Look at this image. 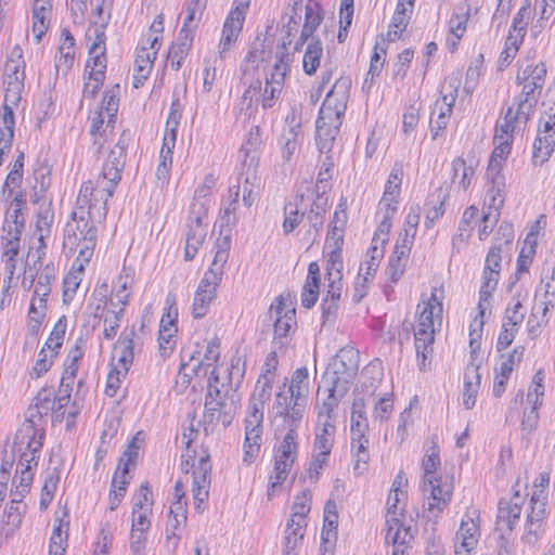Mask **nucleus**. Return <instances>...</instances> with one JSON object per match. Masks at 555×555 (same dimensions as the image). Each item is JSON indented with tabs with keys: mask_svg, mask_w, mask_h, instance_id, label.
<instances>
[{
	"mask_svg": "<svg viewBox=\"0 0 555 555\" xmlns=\"http://www.w3.org/2000/svg\"><path fill=\"white\" fill-rule=\"evenodd\" d=\"M134 341L132 337L120 336L113 348L109 366L129 372L134 359Z\"/></svg>",
	"mask_w": 555,
	"mask_h": 555,
	"instance_id": "nucleus-50",
	"label": "nucleus"
},
{
	"mask_svg": "<svg viewBox=\"0 0 555 555\" xmlns=\"http://www.w3.org/2000/svg\"><path fill=\"white\" fill-rule=\"evenodd\" d=\"M307 400L279 390L271 405L269 420L278 427L297 431L306 413Z\"/></svg>",
	"mask_w": 555,
	"mask_h": 555,
	"instance_id": "nucleus-16",
	"label": "nucleus"
},
{
	"mask_svg": "<svg viewBox=\"0 0 555 555\" xmlns=\"http://www.w3.org/2000/svg\"><path fill=\"white\" fill-rule=\"evenodd\" d=\"M456 94H442L431 108L429 117V131L433 140H437L446 132L453 114Z\"/></svg>",
	"mask_w": 555,
	"mask_h": 555,
	"instance_id": "nucleus-34",
	"label": "nucleus"
},
{
	"mask_svg": "<svg viewBox=\"0 0 555 555\" xmlns=\"http://www.w3.org/2000/svg\"><path fill=\"white\" fill-rule=\"evenodd\" d=\"M339 513L338 506L334 499L330 498L325 501L323 507V524L321 530V539L324 550L332 548L337 540Z\"/></svg>",
	"mask_w": 555,
	"mask_h": 555,
	"instance_id": "nucleus-41",
	"label": "nucleus"
},
{
	"mask_svg": "<svg viewBox=\"0 0 555 555\" xmlns=\"http://www.w3.org/2000/svg\"><path fill=\"white\" fill-rule=\"evenodd\" d=\"M481 386L480 363L469 362L464 371L462 402L466 410H472Z\"/></svg>",
	"mask_w": 555,
	"mask_h": 555,
	"instance_id": "nucleus-43",
	"label": "nucleus"
},
{
	"mask_svg": "<svg viewBox=\"0 0 555 555\" xmlns=\"http://www.w3.org/2000/svg\"><path fill=\"white\" fill-rule=\"evenodd\" d=\"M69 516L66 511L54 520L49 541V555H65L68 540Z\"/></svg>",
	"mask_w": 555,
	"mask_h": 555,
	"instance_id": "nucleus-53",
	"label": "nucleus"
},
{
	"mask_svg": "<svg viewBox=\"0 0 555 555\" xmlns=\"http://www.w3.org/2000/svg\"><path fill=\"white\" fill-rule=\"evenodd\" d=\"M546 65L544 62H529L520 64L516 75V85L520 93L516 99L520 114L532 116L546 80Z\"/></svg>",
	"mask_w": 555,
	"mask_h": 555,
	"instance_id": "nucleus-13",
	"label": "nucleus"
},
{
	"mask_svg": "<svg viewBox=\"0 0 555 555\" xmlns=\"http://www.w3.org/2000/svg\"><path fill=\"white\" fill-rule=\"evenodd\" d=\"M313 504V491L309 488H302L296 491L292 498L289 507V517L292 522L307 524L308 516Z\"/></svg>",
	"mask_w": 555,
	"mask_h": 555,
	"instance_id": "nucleus-49",
	"label": "nucleus"
},
{
	"mask_svg": "<svg viewBox=\"0 0 555 555\" xmlns=\"http://www.w3.org/2000/svg\"><path fill=\"white\" fill-rule=\"evenodd\" d=\"M269 390L266 388L255 387V391L251 393L246 410L244 420L245 428L262 429L263 423V409L269 398Z\"/></svg>",
	"mask_w": 555,
	"mask_h": 555,
	"instance_id": "nucleus-44",
	"label": "nucleus"
},
{
	"mask_svg": "<svg viewBox=\"0 0 555 555\" xmlns=\"http://www.w3.org/2000/svg\"><path fill=\"white\" fill-rule=\"evenodd\" d=\"M78 413V408L74 402H72L70 392L67 389L60 388L59 401L50 414L52 423L65 422L67 428H72L75 425V420Z\"/></svg>",
	"mask_w": 555,
	"mask_h": 555,
	"instance_id": "nucleus-55",
	"label": "nucleus"
},
{
	"mask_svg": "<svg viewBox=\"0 0 555 555\" xmlns=\"http://www.w3.org/2000/svg\"><path fill=\"white\" fill-rule=\"evenodd\" d=\"M388 243H383V240H375L372 236L371 246L366 251V258L361 262L359 268V275L363 278L364 282L372 281L379 268V264L385 255V248Z\"/></svg>",
	"mask_w": 555,
	"mask_h": 555,
	"instance_id": "nucleus-47",
	"label": "nucleus"
},
{
	"mask_svg": "<svg viewBox=\"0 0 555 555\" xmlns=\"http://www.w3.org/2000/svg\"><path fill=\"white\" fill-rule=\"evenodd\" d=\"M280 69V65L276 64L274 66V70L271 73L270 78L266 79V85L261 96V105L263 108L272 107L275 103V100L282 92L285 74Z\"/></svg>",
	"mask_w": 555,
	"mask_h": 555,
	"instance_id": "nucleus-64",
	"label": "nucleus"
},
{
	"mask_svg": "<svg viewBox=\"0 0 555 555\" xmlns=\"http://www.w3.org/2000/svg\"><path fill=\"white\" fill-rule=\"evenodd\" d=\"M480 509L470 500L455 533L454 555H473L481 534Z\"/></svg>",
	"mask_w": 555,
	"mask_h": 555,
	"instance_id": "nucleus-18",
	"label": "nucleus"
},
{
	"mask_svg": "<svg viewBox=\"0 0 555 555\" xmlns=\"http://www.w3.org/2000/svg\"><path fill=\"white\" fill-rule=\"evenodd\" d=\"M421 221V207L417 203L409 206L404 216L402 228L398 232L396 241L414 245Z\"/></svg>",
	"mask_w": 555,
	"mask_h": 555,
	"instance_id": "nucleus-59",
	"label": "nucleus"
},
{
	"mask_svg": "<svg viewBox=\"0 0 555 555\" xmlns=\"http://www.w3.org/2000/svg\"><path fill=\"white\" fill-rule=\"evenodd\" d=\"M493 301H482L478 298L477 311L469 314L468 321V348L469 362L479 363L481 359V345L486 324V312L491 310Z\"/></svg>",
	"mask_w": 555,
	"mask_h": 555,
	"instance_id": "nucleus-27",
	"label": "nucleus"
},
{
	"mask_svg": "<svg viewBox=\"0 0 555 555\" xmlns=\"http://www.w3.org/2000/svg\"><path fill=\"white\" fill-rule=\"evenodd\" d=\"M153 512L131 511L129 545L132 552L141 553L146 544L152 527Z\"/></svg>",
	"mask_w": 555,
	"mask_h": 555,
	"instance_id": "nucleus-37",
	"label": "nucleus"
},
{
	"mask_svg": "<svg viewBox=\"0 0 555 555\" xmlns=\"http://www.w3.org/2000/svg\"><path fill=\"white\" fill-rule=\"evenodd\" d=\"M25 155L20 152L1 186V198L8 201L15 189H20L24 177Z\"/></svg>",
	"mask_w": 555,
	"mask_h": 555,
	"instance_id": "nucleus-63",
	"label": "nucleus"
},
{
	"mask_svg": "<svg viewBox=\"0 0 555 555\" xmlns=\"http://www.w3.org/2000/svg\"><path fill=\"white\" fill-rule=\"evenodd\" d=\"M130 481L131 476L129 474L119 470L114 472L107 494V504L111 512L117 509L124 501Z\"/></svg>",
	"mask_w": 555,
	"mask_h": 555,
	"instance_id": "nucleus-62",
	"label": "nucleus"
},
{
	"mask_svg": "<svg viewBox=\"0 0 555 555\" xmlns=\"http://www.w3.org/2000/svg\"><path fill=\"white\" fill-rule=\"evenodd\" d=\"M53 12L52 0H34L31 4V33L39 43L50 29Z\"/></svg>",
	"mask_w": 555,
	"mask_h": 555,
	"instance_id": "nucleus-40",
	"label": "nucleus"
},
{
	"mask_svg": "<svg viewBox=\"0 0 555 555\" xmlns=\"http://www.w3.org/2000/svg\"><path fill=\"white\" fill-rule=\"evenodd\" d=\"M472 17V8L468 4L456 7L447 22L446 48L450 53H455L467 31Z\"/></svg>",
	"mask_w": 555,
	"mask_h": 555,
	"instance_id": "nucleus-31",
	"label": "nucleus"
},
{
	"mask_svg": "<svg viewBox=\"0 0 555 555\" xmlns=\"http://www.w3.org/2000/svg\"><path fill=\"white\" fill-rule=\"evenodd\" d=\"M323 20L324 11L320 0H307L300 36L295 44L296 50H300L309 39L313 38Z\"/></svg>",
	"mask_w": 555,
	"mask_h": 555,
	"instance_id": "nucleus-38",
	"label": "nucleus"
},
{
	"mask_svg": "<svg viewBox=\"0 0 555 555\" xmlns=\"http://www.w3.org/2000/svg\"><path fill=\"white\" fill-rule=\"evenodd\" d=\"M321 270L317 261L308 264L307 276L302 285L300 300L306 309L312 308L320 296Z\"/></svg>",
	"mask_w": 555,
	"mask_h": 555,
	"instance_id": "nucleus-48",
	"label": "nucleus"
},
{
	"mask_svg": "<svg viewBox=\"0 0 555 555\" xmlns=\"http://www.w3.org/2000/svg\"><path fill=\"white\" fill-rule=\"evenodd\" d=\"M544 378L545 374L542 369L538 370L532 377V383L527 395V400L531 403V408L521 421V427L526 431L533 430L538 424L539 409L544 396Z\"/></svg>",
	"mask_w": 555,
	"mask_h": 555,
	"instance_id": "nucleus-36",
	"label": "nucleus"
},
{
	"mask_svg": "<svg viewBox=\"0 0 555 555\" xmlns=\"http://www.w3.org/2000/svg\"><path fill=\"white\" fill-rule=\"evenodd\" d=\"M388 51V42L384 39V36H380L379 39L376 40L371 56H370V66L364 79L363 87L371 88V86L376 81V79L380 76L385 63Z\"/></svg>",
	"mask_w": 555,
	"mask_h": 555,
	"instance_id": "nucleus-56",
	"label": "nucleus"
},
{
	"mask_svg": "<svg viewBox=\"0 0 555 555\" xmlns=\"http://www.w3.org/2000/svg\"><path fill=\"white\" fill-rule=\"evenodd\" d=\"M144 442L143 431H138L131 440L127 443L125 451L118 460V464L115 470H119L125 474H129L130 469H133L137 465L140 450Z\"/></svg>",
	"mask_w": 555,
	"mask_h": 555,
	"instance_id": "nucleus-61",
	"label": "nucleus"
},
{
	"mask_svg": "<svg viewBox=\"0 0 555 555\" xmlns=\"http://www.w3.org/2000/svg\"><path fill=\"white\" fill-rule=\"evenodd\" d=\"M135 274L132 268L122 267L109 285L103 282L95 286L88 305L91 314L103 321V335L113 339L129 304Z\"/></svg>",
	"mask_w": 555,
	"mask_h": 555,
	"instance_id": "nucleus-4",
	"label": "nucleus"
},
{
	"mask_svg": "<svg viewBox=\"0 0 555 555\" xmlns=\"http://www.w3.org/2000/svg\"><path fill=\"white\" fill-rule=\"evenodd\" d=\"M335 415L333 400L325 401L318 410L313 452L331 455L335 441Z\"/></svg>",
	"mask_w": 555,
	"mask_h": 555,
	"instance_id": "nucleus-21",
	"label": "nucleus"
},
{
	"mask_svg": "<svg viewBox=\"0 0 555 555\" xmlns=\"http://www.w3.org/2000/svg\"><path fill=\"white\" fill-rule=\"evenodd\" d=\"M345 231L344 229L330 227L324 243V254L327 257L326 263H333L335 267L343 266Z\"/></svg>",
	"mask_w": 555,
	"mask_h": 555,
	"instance_id": "nucleus-58",
	"label": "nucleus"
},
{
	"mask_svg": "<svg viewBox=\"0 0 555 555\" xmlns=\"http://www.w3.org/2000/svg\"><path fill=\"white\" fill-rule=\"evenodd\" d=\"M208 216V208L205 203H201V209H190L188 231L184 246V259L191 261L194 259L198 249L202 247L206 233L207 224L205 220Z\"/></svg>",
	"mask_w": 555,
	"mask_h": 555,
	"instance_id": "nucleus-24",
	"label": "nucleus"
},
{
	"mask_svg": "<svg viewBox=\"0 0 555 555\" xmlns=\"http://www.w3.org/2000/svg\"><path fill=\"white\" fill-rule=\"evenodd\" d=\"M307 524L292 522L287 520L283 539L282 555H298L304 543Z\"/></svg>",
	"mask_w": 555,
	"mask_h": 555,
	"instance_id": "nucleus-57",
	"label": "nucleus"
},
{
	"mask_svg": "<svg viewBox=\"0 0 555 555\" xmlns=\"http://www.w3.org/2000/svg\"><path fill=\"white\" fill-rule=\"evenodd\" d=\"M414 535L404 525V518L385 519V542L391 546V555H410Z\"/></svg>",
	"mask_w": 555,
	"mask_h": 555,
	"instance_id": "nucleus-28",
	"label": "nucleus"
},
{
	"mask_svg": "<svg viewBox=\"0 0 555 555\" xmlns=\"http://www.w3.org/2000/svg\"><path fill=\"white\" fill-rule=\"evenodd\" d=\"M524 505V498L517 496L516 499L503 498L499 502L496 522L512 530L518 522Z\"/></svg>",
	"mask_w": 555,
	"mask_h": 555,
	"instance_id": "nucleus-52",
	"label": "nucleus"
},
{
	"mask_svg": "<svg viewBox=\"0 0 555 555\" xmlns=\"http://www.w3.org/2000/svg\"><path fill=\"white\" fill-rule=\"evenodd\" d=\"M76 238L70 240L69 233L65 232L64 246L69 250L78 251L69 271L63 279V302L65 305H69L74 299L83 279L86 267L91 261L96 246V241L92 238L78 235Z\"/></svg>",
	"mask_w": 555,
	"mask_h": 555,
	"instance_id": "nucleus-12",
	"label": "nucleus"
},
{
	"mask_svg": "<svg viewBox=\"0 0 555 555\" xmlns=\"http://www.w3.org/2000/svg\"><path fill=\"white\" fill-rule=\"evenodd\" d=\"M270 311L274 313L273 338H286L294 332L296 321V297L289 293L281 294L271 305Z\"/></svg>",
	"mask_w": 555,
	"mask_h": 555,
	"instance_id": "nucleus-22",
	"label": "nucleus"
},
{
	"mask_svg": "<svg viewBox=\"0 0 555 555\" xmlns=\"http://www.w3.org/2000/svg\"><path fill=\"white\" fill-rule=\"evenodd\" d=\"M400 206L377 204L375 208L376 227L373 235L375 240H383L388 243L393 227V221L398 215Z\"/></svg>",
	"mask_w": 555,
	"mask_h": 555,
	"instance_id": "nucleus-46",
	"label": "nucleus"
},
{
	"mask_svg": "<svg viewBox=\"0 0 555 555\" xmlns=\"http://www.w3.org/2000/svg\"><path fill=\"white\" fill-rule=\"evenodd\" d=\"M119 85L109 88L103 98L102 105L91 118L89 132L95 144L102 145L114 134L119 106Z\"/></svg>",
	"mask_w": 555,
	"mask_h": 555,
	"instance_id": "nucleus-15",
	"label": "nucleus"
},
{
	"mask_svg": "<svg viewBox=\"0 0 555 555\" xmlns=\"http://www.w3.org/2000/svg\"><path fill=\"white\" fill-rule=\"evenodd\" d=\"M50 293L51 285L49 283L37 282L26 318L27 327L31 334H38L44 322Z\"/></svg>",
	"mask_w": 555,
	"mask_h": 555,
	"instance_id": "nucleus-33",
	"label": "nucleus"
},
{
	"mask_svg": "<svg viewBox=\"0 0 555 555\" xmlns=\"http://www.w3.org/2000/svg\"><path fill=\"white\" fill-rule=\"evenodd\" d=\"M479 159L474 154L459 155L450 164V181L459 190L467 192L475 182Z\"/></svg>",
	"mask_w": 555,
	"mask_h": 555,
	"instance_id": "nucleus-29",
	"label": "nucleus"
},
{
	"mask_svg": "<svg viewBox=\"0 0 555 555\" xmlns=\"http://www.w3.org/2000/svg\"><path fill=\"white\" fill-rule=\"evenodd\" d=\"M250 0H234L233 7L228 13L221 31L218 49L221 57L224 56L237 41L246 18Z\"/></svg>",
	"mask_w": 555,
	"mask_h": 555,
	"instance_id": "nucleus-20",
	"label": "nucleus"
},
{
	"mask_svg": "<svg viewBox=\"0 0 555 555\" xmlns=\"http://www.w3.org/2000/svg\"><path fill=\"white\" fill-rule=\"evenodd\" d=\"M121 171L122 163L114 156V152H111L101 171L82 182L72 212V220L65 229L70 240H77L78 235L96 241L98 225L104 223L106 219L107 203L121 180Z\"/></svg>",
	"mask_w": 555,
	"mask_h": 555,
	"instance_id": "nucleus-1",
	"label": "nucleus"
},
{
	"mask_svg": "<svg viewBox=\"0 0 555 555\" xmlns=\"http://www.w3.org/2000/svg\"><path fill=\"white\" fill-rule=\"evenodd\" d=\"M546 519V503L530 502L522 540L528 544L535 543L544 531Z\"/></svg>",
	"mask_w": 555,
	"mask_h": 555,
	"instance_id": "nucleus-39",
	"label": "nucleus"
},
{
	"mask_svg": "<svg viewBox=\"0 0 555 555\" xmlns=\"http://www.w3.org/2000/svg\"><path fill=\"white\" fill-rule=\"evenodd\" d=\"M76 39L68 28H62L53 55L54 69L56 75L66 76L75 66L77 61Z\"/></svg>",
	"mask_w": 555,
	"mask_h": 555,
	"instance_id": "nucleus-30",
	"label": "nucleus"
},
{
	"mask_svg": "<svg viewBox=\"0 0 555 555\" xmlns=\"http://www.w3.org/2000/svg\"><path fill=\"white\" fill-rule=\"evenodd\" d=\"M350 452L370 453L369 422L362 399L354 400L351 408Z\"/></svg>",
	"mask_w": 555,
	"mask_h": 555,
	"instance_id": "nucleus-26",
	"label": "nucleus"
},
{
	"mask_svg": "<svg viewBox=\"0 0 555 555\" xmlns=\"http://www.w3.org/2000/svg\"><path fill=\"white\" fill-rule=\"evenodd\" d=\"M25 70L23 49L15 44L11 48L3 68L4 100L0 112V166L12 149L15 125L13 107H16L22 100Z\"/></svg>",
	"mask_w": 555,
	"mask_h": 555,
	"instance_id": "nucleus-6",
	"label": "nucleus"
},
{
	"mask_svg": "<svg viewBox=\"0 0 555 555\" xmlns=\"http://www.w3.org/2000/svg\"><path fill=\"white\" fill-rule=\"evenodd\" d=\"M299 453L298 431L287 430L273 449L272 470L268 476L267 498L273 500L282 492L283 485L297 462Z\"/></svg>",
	"mask_w": 555,
	"mask_h": 555,
	"instance_id": "nucleus-11",
	"label": "nucleus"
},
{
	"mask_svg": "<svg viewBox=\"0 0 555 555\" xmlns=\"http://www.w3.org/2000/svg\"><path fill=\"white\" fill-rule=\"evenodd\" d=\"M181 444L180 469L191 475L193 504L197 511H203L209 498L212 468L210 454L201 433L193 425L182 428Z\"/></svg>",
	"mask_w": 555,
	"mask_h": 555,
	"instance_id": "nucleus-7",
	"label": "nucleus"
},
{
	"mask_svg": "<svg viewBox=\"0 0 555 555\" xmlns=\"http://www.w3.org/2000/svg\"><path fill=\"white\" fill-rule=\"evenodd\" d=\"M194 37L190 30L180 29L177 41L171 44L168 54L170 64L175 69H179L189 55Z\"/></svg>",
	"mask_w": 555,
	"mask_h": 555,
	"instance_id": "nucleus-60",
	"label": "nucleus"
},
{
	"mask_svg": "<svg viewBox=\"0 0 555 555\" xmlns=\"http://www.w3.org/2000/svg\"><path fill=\"white\" fill-rule=\"evenodd\" d=\"M423 509L429 517H440L449 507L453 493L454 481L444 477L428 479L421 485Z\"/></svg>",
	"mask_w": 555,
	"mask_h": 555,
	"instance_id": "nucleus-17",
	"label": "nucleus"
},
{
	"mask_svg": "<svg viewBox=\"0 0 555 555\" xmlns=\"http://www.w3.org/2000/svg\"><path fill=\"white\" fill-rule=\"evenodd\" d=\"M231 249V236L224 235L217 240L216 253L210 267L201 279L193 297L192 315L202 319L217 298L218 287L222 281L224 267L229 260Z\"/></svg>",
	"mask_w": 555,
	"mask_h": 555,
	"instance_id": "nucleus-10",
	"label": "nucleus"
},
{
	"mask_svg": "<svg viewBox=\"0 0 555 555\" xmlns=\"http://www.w3.org/2000/svg\"><path fill=\"white\" fill-rule=\"evenodd\" d=\"M264 146L263 131L260 126H251L238 151L240 165L246 172L256 173Z\"/></svg>",
	"mask_w": 555,
	"mask_h": 555,
	"instance_id": "nucleus-25",
	"label": "nucleus"
},
{
	"mask_svg": "<svg viewBox=\"0 0 555 555\" xmlns=\"http://www.w3.org/2000/svg\"><path fill=\"white\" fill-rule=\"evenodd\" d=\"M351 89L349 77H339L320 107L317 119L315 143L321 153H328L343 124Z\"/></svg>",
	"mask_w": 555,
	"mask_h": 555,
	"instance_id": "nucleus-9",
	"label": "nucleus"
},
{
	"mask_svg": "<svg viewBox=\"0 0 555 555\" xmlns=\"http://www.w3.org/2000/svg\"><path fill=\"white\" fill-rule=\"evenodd\" d=\"M413 245H409L399 241L395 242L393 249L388 259L386 267L387 279L391 283H397L404 274L406 264L410 259Z\"/></svg>",
	"mask_w": 555,
	"mask_h": 555,
	"instance_id": "nucleus-42",
	"label": "nucleus"
},
{
	"mask_svg": "<svg viewBox=\"0 0 555 555\" xmlns=\"http://www.w3.org/2000/svg\"><path fill=\"white\" fill-rule=\"evenodd\" d=\"M408 478L402 470L398 472L392 480L386 501L387 518H405V506L408 501Z\"/></svg>",
	"mask_w": 555,
	"mask_h": 555,
	"instance_id": "nucleus-35",
	"label": "nucleus"
},
{
	"mask_svg": "<svg viewBox=\"0 0 555 555\" xmlns=\"http://www.w3.org/2000/svg\"><path fill=\"white\" fill-rule=\"evenodd\" d=\"M502 249L498 245L489 248L482 268L478 298L482 301H493L501 275Z\"/></svg>",
	"mask_w": 555,
	"mask_h": 555,
	"instance_id": "nucleus-23",
	"label": "nucleus"
},
{
	"mask_svg": "<svg viewBox=\"0 0 555 555\" xmlns=\"http://www.w3.org/2000/svg\"><path fill=\"white\" fill-rule=\"evenodd\" d=\"M478 219L479 208L476 205H469L463 210L456 232L452 236L453 247H461L472 238Z\"/></svg>",
	"mask_w": 555,
	"mask_h": 555,
	"instance_id": "nucleus-45",
	"label": "nucleus"
},
{
	"mask_svg": "<svg viewBox=\"0 0 555 555\" xmlns=\"http://www.w3.org/2000/svg\"><path fill=\"white\" fill-rule=\"evenodd\" d=\"M221 340L217 336L204 337L194 343L193 351L186 361L181 362L176 377L179 391L191 389L196 392L207 380L206 405L219 410L224 405L222 390L219 388V362Z\"/></svg>",
	"mask_w": 555,
	"mask_h": 555,
	"instance_id": "nucleus-2",
	"label": "nucleus"
},
{
	"mask_svg": "<svg viewBox=\"0 0 555 555\" xmlns=\"http://www.w3.org/2000/svg\"><path fill=\"white\" fill-rule=\"evenodd\" d=\"M44 440V428L33 421L23 423L14 435L13 452L17 455L12 489L14 502L22 501L31 489Z\"/></svg>",
	"mask_w": 555,
	"mask_h": 555,
	"instance_id": "nucleus-8",
	"label": "nucleus"
},
{
	"mask_svg": "<svg viewBox=\"0 0 555 555\" xmlns=\"http://www.w3.org/2000/svg\"><path fill=\"white\" fill-rule=\"evenodd\" d=\"M325 284L323 301L335 306L341 296L343 291V266L335 267L333 263H326Z\"/></svg>",
	"mask_w": 555,
	"mask_h": 555,
	"instance_id": "nucleus-54",
	"label": "nucleus"
},
{
	"mask_svg": "<svg viewBox=\"0 0 555 555\" xmlns=\"http://www.w3.org/2000/svg\"><path fill=\"white\" fill-rule=\"evenodd\" d=\"M26 193L22 190L17 191L10 201L3 222V230L14 229L23 230L25 225L24 211L26 210Z\"/></svg>",
	"mask_w": 555,
	"mask_h": 555,
	"instance_id": "nucleus-51",
	"label": "nucleus"
},
{
	"mask_svg": "<svg viewBox=\"0 0 555 555\" xmlns=\"http://www.w3.org/2000/svg\"><path fill=\"white\" fill-rule=\"evenodd\" d=\"M92 17L89 22L86 40L88 60L86 62V77L83 81V95L94 98L101 90L106 72V35L105 30L111 18V0H91Z\"/></svg>",
	"mask_w": 555,
	"mask_h": 555,
	"instance_id": "nucleus-5",
	"label": "nucleus"
},
{
	"mask_svg": "<svg viewBox=\"0 0 555 555\" xmlns=\"http://www.w3.org/2000/svg\"><path fill=\"white\" fill-rule=\"evenodd\" d=\"M543 106L544 111L532 151V163L539 166L546 163L555 150V89L547 90Z\"/></svg>",
	"mask_w": 555,
	"mask_h": 555,
	"instance_id": "nucleus-14",
	"label": "nucleus"
},
{
	"mask_svg": "<svg viewBox=\"0 0 555 555\" xmlns=\"http://www.w3.org/2000/svg\"><path fill=\"white\" fill-rule=\"evenodd\" d=\"M360 366L359 352L353 348H343L335 356L333 370V387L330 399L334 401V392L346 390L358 375Z\"/></svg>",
	"mask_w": 555,
	"mask_h": 555,
	"instance_id": "nucleus-19",
	"label": "nucleus"
},
{
	"mask_svg": "<svg viewBox=\"0 0 555 555\" xmlns=\"http://www.w3.org/2000/svg\"><path fill=\"white\" fill-rule=\"evenodd\" d=\"M506 199V178L503 172H494L486 170V195L485 208L486 211L495 216V221L499 219L501 209L503 208Z\"/></svg>",
	"mask_w": 555,
	"mask_h": 555,
	"instance_id": "nucleus-32",
	"label": "nucleus"
},
{
	"mask_svg": "<svg viewBox=\"0 0 555 555\" xmlns=\"http://www.w3.org/2000/svg\"><path fill=\"white\" fill-rule=\"evenodd\" d=\"M446 283L434 275L428 287L422 289L415 307L414 348L420 370L426 371L431 362L436 334L444 319Z\"/></svg>",
	"mask_w": 555,
	"mask_h": 555,
	"instance_id": "nucleus-3",
	"label": "nucleus"
}]
</instances>
